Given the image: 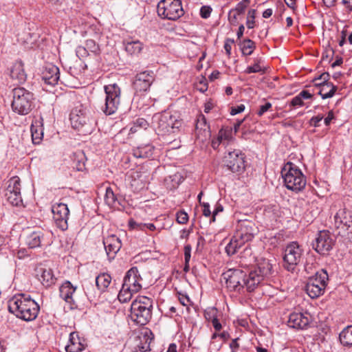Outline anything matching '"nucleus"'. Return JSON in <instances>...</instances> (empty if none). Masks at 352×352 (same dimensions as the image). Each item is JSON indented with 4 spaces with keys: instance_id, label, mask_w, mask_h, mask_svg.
<instances>
[{
    "instance_id": "nucleus-1",
    "label": "nucleus",
    "mask_w": 352,
    "mask_h": 352,
    "mask_svg": "<svg viewBox=\"0 0 352 352\" xmlns=\"http://www.w3.org/2000/svg\"><path fill=\"white\" fill-rule=\"evenodd\" d=\"M8 310L17 318L25 321L34 320L38 316L39 306L25 294H17L8 301Z\"/></svg>"
},
{
    "instance_id": "nucleus-2",
    "label": "nucleus",
    "mask_w": 352,
    "mask_h": 352,
    "mask_svg": "<svg viewBox=\"0 0 352 352\" xmlns=\"http://www.w3.org/2000/svg\"><path fill=\"white\" fill-rule=\"evenodd\" d=\"M272 274V265L266 258L259 260L255 267L245 272L244 278V289L248 292H252L265 281Z\"/></svg>"
},
{
    "instance_id": "nucleus-3",
    "label": "nucleus",
    "mask_w": 352,
    "mask_h": 352,
    "mask_svg": "<svg viewBox=\"0 0 352 352\" xmlns=\"http://www.w3.org/2000/svg\"><path fill=\"white\" fill-rule=\"evenodd\" d=\"M152 124L158 135H164L179 131L184 122L179 116L164 111L153 116Z\"/></svg>"
},
{
    "instance_id": "nucleus-4",
    "label": "nucleus",
    "mask_w": 352,
    "mask_h": 352,
    "mask_svg": "<svg viewBox=\"0 0 352 352\" xmlns=\"http://www.w3.org/2000/svg\"><path fill=\"white\" fill-rule=\"evenodd\" d=\"M69 119L72 127L84 135L91 134L95 129L96 120L91 117L87 107L81 104L73 109Z\"/></svg>"
},
{
    "instance_id": "nucleus-5",
    "label": "nucleus",
    "mask_w": 352,
    "mask_h": 352,
    "mask_svg": "<svg viewBox=\"0 0 352 352\" xmlns=\"http://www.w3.org/2000/svg\"><path fill=\"white\" fill-rule=\"evenodd\" d=\"M153 299L145 296H138L131 305V318L139 325L146 324L152 318Z\"/></svg>"
},
{
    "instance_id": "nucleus-6",
    "label": "nucleus",
    "mask_w": 352,
    "mask_h": 352,
    "mask_svg": "<svg viewBox=\"0 0 352 352\" xmlns=\"http://www.w3.org/2000/svg\"><path fill=\"white\" fill-rule=\"evenodd\" d=\"M285 187L296 192L302 191L306 186V177L294 163L287 162L281 170Z\"/></svg>"
},
{
    "instance_id": "nucleus-7",
    "label": "nucleus",
    "mask_w": 352,
    "mask_h": 352,
    "mask_svg": "<svg viewBox=\"0 0 352 352\" xmlns=\"http://www.w3.org/2000/svg\"><path fill=\"white\" fill-rule=\"evenodd\" d=\"M255 228L250 221H243L232 236L228 244L226 246V252L229 255L236 254L246 242L252 240L254 236Z\"/></svg>"
},
{
    "instance_id": "nucleus-8",
    "label": "nucleus",
    "mask_w": 352,
    "mask_h": 352,
    "mask_svg": "<svg viewBox=\"0 0 352 352\" xmlns=\"http://www.w3.org/2000/svg\"><path fill=\"white\" fill-rule=\"evenodd\" d=\"M12 111L22 116L28 115L33 106V94L23 87H16L12 89Z\"/></svg>"
},
{
    "instance_id": "nucleus-9",
    "label": "nucleus",
    "mask_w": 352,
    "mask_h": 352,
    "mask_svg": "<svg viewBox=\"0 0 352 352\" xmlns=\"http://www.w3.org/2000/svg\"><path fill=\"white\" fill-rule=\"evenodd\" d=\"M329 281V275L326 270L321 269L315 275L309 278L305 286L307 294L311 298H316L324 292Z\"/></svg>"
},
{
    "instance_id": "nucleus-10",
    "label": "nucleus",
    "mask_w": 352,
    "mask_h": 352,
    "mask_svg": "<svg viewBox=\"0 0 352 352\" xmlns=\"http://www.w3.org/2000/svg\"><path fill=\"white\" fill-rule=\"evenodd\" d=\"M157 10L159 16L171 21H177L184 14L181 0H161Z\"/></svg>"
},
{
    "instance_id": "nucleus-11",
    "label": "nucleus",
    "mask_w": 352,
    "mask_h": 352,
    "mask_svg": "<svg viewBox=\"0 0 352 352\" xmlns=\"http://www.w3.org/2000/svg\"><path fill=\"white\" fill-rule=\"evenodd\" d=\"M105 102L102 111L106 116L114 114L120 104V89L116 84L104 86Z\"/></svg>"
},
{
    "instance_id": "nucleus-12",
    "label": "nucleus",
    "mask_w": 352,
    "mask_h": 352,
    "mask_svg": "<svg viewBox=\"0 0 352 352\" xmlns=\"http://www.w3.org/2000/svg\"><path fill=\"white\" fill-rule=\"evenodd\" d=\"M302 250L296 241L287 244L284 250L283 265L289 272H294L300 263Z\"/></svg>"
},
{
    "instance_id": "nucleus-13",
    "label": "nucleus",
    "mask_w": 352,
    "mask_h": 352,
    "mask_svg": "<svg viewBox=\"0 0 352 352\" xmlns=\"http://www.w3.org/2000/svg\"><path fill=\"white\" fill-rule=\"evenodd\" d=\"M334 228L338 235L352 232V213L346 208L340 209L334 215Z\"/></svg>"
},
{
    "instance_id": "nucleus-14",
    "label": "nucleus",
    "mask_w": 352,
    "mask_h": 352,
    "mask_svg": "<svg viewBox=\"0 0 352 352\" xmlns=\"http://www.w3.org/2000/svg\"><path fill=\"white\" fill-rule=\"evenodd\" d=\"M222 278L226 281V287L230 291L241 292L244 289L245 271L240 269H230L223 273Z\"/></svg>"
},
{
    "instance_id": "nucleus-15",
    "label": "nucleus",
    "mask_w": 352,
    "mask_h": 352,
    "mask_svg": "<svg viewBox=\"0 0 352 352\" xmlns=\"http://www.w3.org/2000/svg\"><path fill=\"white\" fill-rule=\"evenodd\" d=\"M155 81V74L152 70H145L138 73L133 81L132 87L137 95H142L149 91Z\"/></svg>"
},
{
    "instance_id": "nucleus-16",
    "label": "nucleus",
    "mask_w": 352,
    "mask_h": 352,
    "mask_svg": "<svg viewBox=\"0 0 352 352\" xmlns=\"http://www.w3.org/2000/svg\"><path fill=\"white\" fill-rule=\"evenodd\" d=\"M245 155L239 150L230 151L225 155L223 165L232 173H242L245 168Z\"/></svg>"
},
{
    "instance_id": "nucleus-17",
    "label": "nucleus",
    "mask_w": 352,
    "mask_h": 352,
    "mask_svg": "<svg viewBox=\"0 0 352 352\" xmlns=\"http://www.w3.org/2000/svg\"><path fill=\"white\" fill-rule=\"evenodd\" d=\"M5 197L7 201L12 206H19L22 204L21 180L19 177H12L8 181V186L5 190Z\"/></svg>"
},
{
    "instance_id": "nucleus-18",
    "label": "nucleus",
    "mask_w": 352,
    "mask_h": 352,
    "mask_svg": "<svg viewBox=\"0 0 352 352\" xmlns=\"http://www.w3.org/2000/svg\"><path fill=\"white\" fill-rule=\"evenodd\" d=\"M69 212L68 207L65 204H55L52 206L53 220L56 226L61 230H66L68 228L67 219Z\"/></svg>"
},
{
    "instance_id": "nucleus-19",
    "label": "nucleus",
    "mask_w": 352,
    "mask_h": 352,
    "mask_svg": "<svg viewBox=\"0 0 352 352\" xmlns=\"http://www.w3.org/2000/svg\"><path fill=\"white\" fill-rule=\"evenodd\" d=\"M333 244L334 241L329 232L320 231L312 245L317 252L325 254L332 249Z\"/></svg>"
},
{
    "instance_id": "nucleus-20",
    "label": "nucleus",
    "mask_w": 352,
    "mask_h": 352,
    "mask_svg": "<svg viewBox=\"0 0 352 352\" xmlns=\"http://www.w3.org/2000/svg\"><path fill=\"white\" fill-rule=\"evenodd\" d=\"M142 278L137 267H133L127 271L124 276L123 284L133 292H138L142 287Z\"/></svg>"
},
{
    "instance_id": "nucleus-21",
    "label": "nucleus",
    "mask_w": 352,
    "mask_h": 352,
    "mask_svg": "<svg viewBox=\"0 0 352 352\" xmlns=\"http://www.w3.org/2000/svg\"><path fill=\"white\" fill-rule=\"evenodd\" d=\"M311 321V316L308 313L294 312L289 314L287 324L289 327L304 329H307Z\"/></svg>"
},
{
    "instance_id": "nucleus-22",
    "label": "nucleus",
    "mask_w": 352,
    "mask_h": 352,
    "mask_svg": "<svg viewBox=\"0 0 352 352\" xmlns=\"http://www.w3.org/2000/svg\"><path fill=\"white\" fill-rule=\"evenodd\" d=\"M30 130L32 143L34 144H41L44 136L43 118L41 114L34 116Z\"/></svg>"
},
{
    "instance_id": "nucleus-23",
    "label": "nucleus",
    "mask_w": 352,
    "mask_h": 352,
    "mask_svg": "<svg viewBox=\"0 0 352 352\" xmlns=\"http://www.w3.org/2000/svg\"><path fill=\"white\" fill-rule=\"evenodd\" d=\"M103 243L109 259H113L122 247L120 239L115 235H111L107 237L103 241Z\"/></svg>"
},
{
    "instance_id": "nucleus-24",
    "label": "nucleus",
    "mask_w": 352,
    "mask_h": 352,
    "mask_svg": "<svg viewBox=\"0 0 352 352\" xmlns=\"http://www.w3.org/2000/svg\"><path fill=\"white\" fill-rule=\"evenodd\" d=\"M60 78L59 69L51 63H45V85H55Z\"/></svg>"
},
{
    "instance_id": "nucleus-25",
    "label": "nucleus",
    "mask_w": 352,
    "mask_h": 352,
    "mask_svg": "<svg viewBox=\"0 0 352 352\" xmlns=\"http://www.w3.org/2000/svg\"><path fill=\"white\" fill-rule=\"evenodd\" d=\"M76 291L74 287L69 281H65L59 288L60 296L73 308L75 305V302L73 298V294Z\"/></svg>"
},
{
    "instance_id": "nucleus-26",
    "label": "nucleus",
    "mask_w": 352,
    "mask_h": 352,
    "mask_svg": "<svg viewBox=\"0 0 352 352\" xmlns=\"http://www.w3.org/2000/svg\"><path fill=\"white\" fill-rule=\"evenodd\" d=\"M10 77L18 84L23 83L27 78L26 73L24 70L23 63L19 60L16 61L10 70Z\"/></svg>"
},
{
    "instance_id": "nucleus-27",
    "label": "nucleus",
    "mask_w": 352,
    "mask_h": 352,
    "mask_svg": "<svg viewBox=\"0 0 352 352\" xmlns=\"http://www.w3.org/2000/svg\"><path fill=\"white\" fill-rule=\"evenodd\" d=\"M155 147L151 144H141L132 150L133 155L136 158H150L153 157Z\"/></svg>"
},
{
    "instance_id": "nucleus-28",
    "label": "nucleus",
    "mask_w": 352,
    "mask_h": 352,
    "mask_svg": "<svg viewBox=\"0 0 352 352\" xmlns=\"http://www.w3.org/2000/svg\"><path fill=\"white\" fill-rule=\"evenodd\" d=\"M84 349V345L81 343L78 333L76 331L69 334L68 344L65 346L67 352H81Z\"/></svg>"
},
{
    "instance_id": "nucleus-29",
    "label": "nucleus",
    "mask_w": 352,
    "mask_h": 352,
    "mask_svg": "<svg viewBox=\"0 0 352 352\" xmlns=\"http://www.w3.org/2000/svg\"><path fill=\"white\" fill-rule=\"evenodd\" d=\"M314 85L320 88L318 95H320L322 99L332 98L338 89L337 86L334 85L333 83L315 84Z\"/></svg>"
},
{
    "instance_id": "nucleus-30",
    "label": "nucleus",
    "mask_w": 352,
    "mask_h": 352,
    "mask_svg": "<svg viewBox=\"0 0 352 352\" xmlns=\"http://www.w3.org/2000/svg\"><path fill=\"white\" fill-rule=\"evenodd\" d=\"M123 44L125 51L131 55H138L143 49V43L139 40H125Z\"/></svg>"
},
{
    "instance_id": "nucleus-31",
    "label": "nucleus",
    "mask_w": 352,
    "mask_h": 352,
    "mask_svg": "<svg viewBox=\"0 0 352 352\" xmlns=\"http://www.w3.org/2000/svg\"><path fill=\"white\" fill-rule=\"evenodd\" d=\"M95 281L98 290L100 293H103L109 286L111 277L107 273H102L96 276Z\"/></svg>"
},
{
    "instance_id": "nucleus-32",
    "label": "nucleus",
    "mask_w": 352,
    "mask_h": 352,
    "mask_svg": "<svg viewBox=\"0 0 352 352\" xmlns=\"http://www.w3.org/2000/svg\"><path fill=\"white\" fill-rule=\"evenodd\" d=\"M339 339L344 346H352V325L345 327L340 333Z\"/></svg>"
},
{
    "instance_id": "nucleus-33",
    "label": "nucleus",
    "mask_w": 352,
    "mask_h": 352,
    "mask_svg": "<svg viewBox=\"0 0 352 352\" xmlns=\"http://www.w3.org/2000/svg\"><path fill=\"white\" fill-rule=\"evenodd\" d=\"M243 55L250 56L256 48V43L250 38H245L239 43Z\"/></svg>"
},
{
    "instance_id": "nucleus-34",
    "label": "nucleus",
    "mask_w": 352,
    "mask_h": 352,
    "mask_svg": "<svg viewBox=\"0 0 352 352\" xmlns=\"http://www.w3.org/2000/svg\"><path fill=\"white\" fill-rule=\"evenodd\" d=\"M85 156L82 151H79L75 153V157L73 163L74 164V168L78 171H82L85 168Z\"/></svg>"
},
{
    "instance_id": "nucleus-35",
    "label": "nucleus",
    "mask_w": 352,
    "mask_h": 352,
    "mask_svg": "<svg viewBox=\"0 0 352 352\" xmlns=\"http://www.w3.org/2000/svg\"><path fill=\"white\" fill-rule=\"evenodd\" d=\"M104 201L105 203L110 207H116L117 202L120 205V202L118 201L117 197L110 187H108L106 189Z\"/></svg>"
},
{
    "instance_id": "nucleus-36",
    "label": "nucleus",
    "mask_w": 352,
    "mask_h": 352,
    "mask_svg": "<svg viewBox=\"0 0 352 352\" xmlns=\"http://www.w3.org/2000/svg\"><path fill=\"white\" fill-rule=\"evenodd\" d=\"M133 293L134 292H132L131 289L127 287H124V285H122V287L118 294V298L122 303L127 302L131 299Z\"/></svg>"
},
{
    "instance_id": "nucleus-37",
    "label": "nucleus",
    "mask_w": 352,
    "mask_h": 352,
    "mask_svg": "<svg viewBox=\"0 0 352 352\" xmlns=\"http://www.w3.org/2000/svg\"><path fill=\"white\" fill-rule=\"evenodd\" d=\"M83 289L86 296L90 300H92L96 297L97 294L95 289L94 288L92 283L85 281L83 285Z\"/></svg>"
},
{
    "instance_id": "nucleus-38",
    "label": "nucleus",
    "mask_w": 352,
    "mask_h": 352,
    "mask_svg": "<svg viewBox=\"0 0 352 352\" xmlns=\"http://www.w3.org/2000/svg\"><path fill=\"white\" fill-rule=\"evenodd\" d=\"M254 64L251 66H248L245 70V74H251V73H258V72H265V70L261 66V63L262 62V59L261 58H256L254 60Z\"/></svg>"
},
{
    "instance_id": "nucleus-39",
    "label": "nucleus",
    "mask_w": 352,
    "mask_h": 352,
    "mask_svg": "<svg viewBox=\"0 0 352 352\" xmlns=\"http://www.w3.org/2000/svg\"><path fill=\"white\" fill-rule=\"evenodd\" d=\"M218 136L223 142L226 141L228 142L232 138V129L231 127L221 129L219 131Z\"/></svg>"
},
{
    "instance_id": "nucleus-40",
    "label": "nucleus",
    "mask_w": 352,
    "mask_h": 352,
    "mask_svg": "<svg viewBox=\"0 0 352 352\" xmlns=\"http://www.w3.org/2000/svg\"><path fill=\"white\" fill-rule=\"evenodd\" d=\"M28 245L30 248L39 247L41 245V236L38 233H32L28 240Z\"/></svg>"
},
{
    "instance_id": "nucleus-41",
    "label": "nucleus",
    "mask_w": 352,
    "mask_h": 352,
    "mask_svg": "<svg viewBox=\"0 0 352 352\" xmlns=\"http://www.w3.org/2000/svg\"><path fill=\"white\" fill-rule=\"evenodd\" d=\"M256 10L255 9H251L248 11L246 20V25L248 29H252L255 26V17Z\"/></svg>"
},
{
    "instance_id": "nucleus-42",
    "label": "nucleus",
    "mask_w": 352,
    "mask_h": 352,
    "mask_svg": "<svg viewBox=\"0 0 352 352\" xmlns=\"http://www.w3.org/2000/svg\"><path fill=\"white\" fill-rule=\"evenodd\" d=\"M148 126V122L142 118H139L134 121L133 126L131 128V131L135 132L137 128H141L146 129Z\"/></svg>"
},
{
    "instance_id": "nucleus-43",
    "label": "nucleus",
    "mask_w": 352,
    "mask_h": 352,
    "mask_svg": "<svg viewBox=\"0 0 352 352\" xmlns=\"http://www.w3.org/2000/svg\"><path fill=\"white\" fill-rule=\"evenodd\" d=\"M218 310L215 307H208L204 311V317L206 320L211 321L217 318Z\"/></svg>"
},
{
    "instance_id": "nucleus-44",
    "label": "nucleus",
    "mask_w": 352,
    "mask_h": 352,
    "mask_svg": "<svg viewBox=\"0 0 352 352\" xmlns=\"http://www.w3.org/2000/svg\"><path fill=\"white\" fill-rule=\"evenodd\" d=\"M85 47L88 51H90L94 54H98L100 51V48L98 44L92 40L89 39L85 42Z\"/></svg>"
},
{
    "instance_id": "nucleus-45",
    "label": "nucleus",
    "mask_w": 352,
    "mask_h": 352,
    "mask_svg": "<svg viewBox=\"0 0 352 352\" xmlns=\"http://www.w3.org/2000/svg\"><path fill=\"white\" fill-rule=\"evenodd\" d=\"M330 75L328 72H324L320 74L319 76L315 78L312 82L315 84H325V83H331L329 82Z\"/></svg>"
},
{
    "instance_id": "nucleus-46",
    "label": "nucleus",
    "mask_w": 352,
    "mask_h": 352,
    "mask_svg": "<svg viewBox=\"0 0 352 352\" xmlns=\"http://www.w3.org/2000/svg\"><path fill=\"white\" fill-rule=\"evenodd\" d=\"M176 220L179 224H185L188 221V215L185 211L180 210L176 214Z\"/></svg>"
},
{
    "instance_id": "nucleus-47",
    "label": "nucleus",
    "mask_w": 352,
    "mask_h": 352,
    "mask_svg": "<svg viewBox=\"0 0 352 352\" xmlns=\"http://www.w3.org/2000/svg\"><path fill=\"white\" fill-rule=\"evenodd\" d=\"M247 7L248 4H245L243 2H239L236 4L234 8H232L231 10H232V12L240 15L245 12V10L247 8Z\"/></svg>"
},
{
    "instance_id": "nucleus-48",
    "label": "nucleus",
    "mask_w": 352,
    "mask_h": 352,
    "mask_svg": "<svg viewBox=\"0 0 352 352\" xmlns=\"http://www.w3.org/2000/svg\"><path fill=\"white\" fill-rule=\"evenodd\" d=\"M303 105H304V102L302 100V98H300V96H299V94H298L297 96L294 97L289 103V106H291L292 107H302Z\"/></svg>"
},
{
    "instance_id": "nucleus-49",
    "label": "nucleus",
    "mask_w": 352,
    "mask_h": 352,
    "mask_svg": "<svg viewBox=\"0 0 352 352\" xmlns=\"http://www.w3.org/2000/svg\"><path fill=\"white\" fill-rule=\"evenodd\" d=\"M212 8L209 6H203L200 9V15L203 19H208L212 12Z\"/></svg>"
},
{
    "instance_id": "nucleus-50",
    "label": "nucleus",
    "mask_w": 352,
    "mask_h": 352,
    "mask_svg": "<svg viewBox=\"0 0 352 352\" xmlns=\"http://www.w3.org/2000/svg\"><path fill=\"white\" fill-rule=\"evenodd\" d=\"M129 226L132 229H136L140 230H144L146 228V223H138L133 219H131L129 221Z\"/></svg>"
},
{
    "instance_id": "nucleus-51",
    "label": "nucleus",
    "mask_w": 352,
    "mask_h": 352,
    "mask_svg": "<svg viewBox=\"0 0 352 352\" xmlns=\"http://www.w3.org/2000/svg\"><path fill=\"white\" fill-rule=\"evenodd\" d=\"M234 43L233 38H228L226 39L224 43V50H226V54L230 56L231 54L232 45Z\"/></svg>"
},
{
    "instance_id": "nucleus-52",
    "label": "nucleus",
    "mask_w": 352,
    "mask_h": 352,
    "mask_svg": "<svg viewBox=\"0 0 352 352\" xmlns=\"http://www.w3.org/2000/svg\"><path fill=\"white\" fill-rule=\"evenodd\" d=\"M76 54L78 58H83L88 55V50L83 46H78L76 49Z\"/></svg>"
},
{
    "instance_id": "nucleus-53",
    "label": "nucleus",
    "mask_w": 352,
    "mask_h": 352,
    "mask_svg": "<svg viewBox=\"0 0 352 352\" xmlns=\"http://www.w3.org/2000/svg\"><path fill=\"white\" fill-rule=\"evenodd\" d=\"M239 14L232 12V10L229 11L228 13V21L232 25H236L238 23V16Z\"/></svg>"
},
{
    "instance_id": "nucleus-54",
    "label": "nucleus",
    "mask_w": 352,
    "mask_h": 352,
    "mask_svg": "<svg viewBox=\"0 0 352 352\" xmlns=\"http://www.w3.org/2000/svg\"><path fill=\"white\" fill-rule=\"evenodd\" d=\"M192 247L190 244L185 245L184 248L185 263H189L191 257Z\"/></svg>"
},
{
    "instance_id": "nucleus-55",
    "label": "nucleus",
    "mask_w": 352,
    "mask_h": 352,
    "mask_svg": "<svg viewBox=\"0 0 352 352\" xmlns=\"http://www.w3.org/2000/svg\"><path fill=\"white\" fill-rule=\"evenodd\" d=\"M272 107V104L269 102H265L264 104L259 107L257 114L258 116H262Z\"/></svg>"
},
{
    "instance_id": "nucleus-56",
    "label": "nucleus",
    "mask_w": 352,
    "mask_h": 352,
    "mask_svg": "<svg viewBox=\"0 0 352 352\" xmlns=\"http://www.w3.org/2000/svg\"><path fill=\"white\" fill-rule=\"evenodd\" d=\"M148 338H144V343H140V344L138 346L140 352H146L151 350L150 342H148Z\"/></svg>"
},
{
    "instance_id": "nucleus-57",
    "label": "nucleus",
    "mask_w": 352,
    "mask_h": 352,
    "mask_svg": "<svg viewBox=\"0 0 352 352\" xmlns=\"http://www.w3.org/2000/svg\"><path fill=\"white\" fill-rule=\"evenodd\" d=\"M244 110H245V105L243 104H241L236 107H232L230 110V114L232 116H234V115H236L238 113L243 112Z\"/></svg>"
},
{
    "instance_id": "nucleus-58",
    "label": "nucleus",
    "mask_w": 352,
    "mask_h": 352,
    "mask_svg": "<svg viewBox=\"0 0 352 352\" xmlns=\"http://www.w3.org/2000/svg\"><path fill=\"white\" fill-rule=\"evenodd\" d=\"M323 119V116L321 115H318L317 116L312 117L310 119L309 123L311 126L314 127L319 126L320 122Z\"/></svg>"
},
{
    "instance_id": "nucleus-59",
    "label": "nucleus",
    "mask_w": 352,
    "mask_h": 352,
    "mask_svg": "<svg viewBox=\"0 0 352 352\" xmlns=\"http://www.w3.org/2000/svg\"><path fill=\"white\" fill-rule=\"evenodd\" d=\"M197 89L201 92L204 93L208 89V83L206 80H201L197 85Z\"/></svg>"
},
{
    "instance_id": "nucleus-60",
    "label": "nucleus",
    "mask_w": 352,
    "mask_h": 352,
    "mask_svg": "<svg viewBox=\"0 0 352 352\" xmlns=\"http://www.w3.org/2000/svg\"><path fill=\"white\" fill-rule=\"evenodd\" d=\"M223 210V207L220 204H217L215 205V208L214 209L213 212H212V219L210 220V222L212 221H215V217H216V215L220 212H222Z\"/></svg>"
},
{
    "instance_id": "nucleus-61",
    "label": "nucleus",
    "mask_w": 352,
    "mask_h": 352,
    "mask_svg": "<svg viewBox=\"0 0 352 352\" xmlns=\"http://www.w3.org/2000/svg\"><path fill=\"white\" fill-rule=\"evenodd\" d=\"M206 125V118L201 115L199 117V118L197 119V124H196V128L197 129H202V126H205Z\"/></svg>"
},
{
    "instance_id": "nucleus-62",
    "label": "nucleus",
    "mask_w": 352,
    "mask_h": 352,
    "mask_svg": "<svg viewBox=\"0 0 352 352\" xmlns=\"http://www.w3.org/2000/svg\"><path fill=\"white\" fill-rule=\"evenodd\" d=\"M36 276L44 280V269L41 264L38 265L35 268Z\"/></svg>"
},
{
    "instance_id": "nucleus-63",
    "label": "nucleus",
    "mask_w": 352,
    "mask_h": 352,
    "mask_svg": "<svg viewBox=\"0 0 352 352\" xmlns=\"http://www.w3.org/2000/svg\"><path fill=\"white\" fill-rule=\"evenodd\" d=\"M203 214L205 217H208L211 216L210 205L208 203H204V204H203Z\"/></svg>"
},
{
    "instance_id": "nucleus-64",
    "label": "nucleus",
    "mask_w": 352,
    "mask_h": 352,
    "mask_svg": "<svg viewBox=\"0 0 352 352\" xmlns=\"http://www.w3.org/2000/svg\"><path fill=\"white\" fill-rule=\"evenodd\" d=\"M238 340L239 338L233 339L230 344V347L232 350V352H236V350L239 347V344H238Z\"/></svg>"
}]
</instances>
